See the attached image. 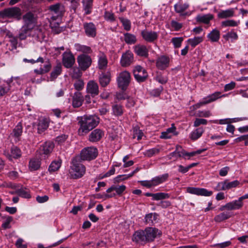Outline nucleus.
<instances>
[{"label": "nucleus", "instance_id": "f257e3e1", "mask_svg": "<svg viewBox=\"0 0 248 248\" xmlns=\"http://www.w3.org/2000/svg\"><path fill=\"white\" fill-rule=\"evenodd\" d=\"M160 234V231L155 228L147 227L144 231H138L133 236V240L137 243H146L154 240L155 237Z\"/></svg>", "mask_w": 248, "mask_h": 248}, {"label": "nucleus", "instance_id": "f03ea898", "mask_svg": "<svg viewBox=\"0 0 248 248\" xmlns=\"http://www.w3.org/2000/svg\"><path fill=\"white\" fill-rule=\"evenodd\" d=\"M99 120V118L96 115L85 116L79 122V132L87 133L98 124Z\"/></svg>", "mask_w": 248, "mask_h": 248}, {"label": "nucleus", "instance_id": "7ed1b4c3", "mask_svg": "<svg viewBox=\"0 0 248 248\" xmlns=\"http://www.w3.org/2000/svg\"><path fill=\"white\" fill-rule=\"evenodd\" d=\"M86 171L85 167L80 163L79 156H76L72 160L70 173L73 178L77 179L81 178Z\"/></svg>", "mask_w": 248, "mask_h": 248}, {"label": "nucleus", "instance_id": "20e7f679", "mask_svg": "<svg viewBox=\"0 0 248 248\" xmlns=\"http://www.w3.org/2000/svg\"><path fill=\"white\" fill-rule=\"evenodd\" d=\"M23 62H30L31 64H34L36 62L45 63L43 68L40 67L39 69H35L34 70V72L38 75H43L47 73L50 71L51 68V64L48 60L47 59V61H46V59L42 57H39L36 60H34V59L28 60L25 58L23 59Z\"/></svg>", "mask_w": 248, "mask_h": 248}, {"label": "nucleus", "instance_id": "39448f33", "mask_svg": "<svg viewBox=\"0 0 248 248\" xmlns=\"http://www.w3.org/2000/svg\"><path fill=\"white\" fill-rule=\"evenodd\" d=\"M0 17L2 18H13L19 20L21 18V9L17 7L5 8L0 11Z\"/></svg>", "mask_w": 248, "mask_h": 248}, {"label": "nucleus", "instance_id": "423d86ee", "mask_svg": "<svg viewBox=\"0 0 248 248\" xmlns=\"http://www.w3.org/2000/svg\"><path fill=\"white\" fill-rule=\"evenodd\" d=\"M48 9L52 16L51 19L53 21L61 18L63 16L65 11L64 5L60 3L50 5Z\"/></svg>", "mask_w": 248, "mask_h": 248}, {"label": "nucleus", "instance_id": "0eeeda50", "mask_svg": "<svg viewBox=\"0 0 248 248\" xmlns=\"http://www.w3.org/2000/svg\"><path fill=\"white\" fill-rule=\"evenodd\" d=\"M131 79V75L129 72L124 71L120 73L117 78L118 87L125 91L129 86Z\"/></svg>", "mask_w": 248, "mask_h": 248}, {"label": "nucleus", "instance_id": "6e6552de", "mask_svg": "<svg viewBox=\"0 0 248 248\" xmlns=\"http://www.w3.org/2000/svg\"><path fill=\"white\" fill-rule=\"evenodd\" d=\"M98 155V150L94 147L84 148L80 153V160L91 161L94 159Z\"/></svg>", "mask_w": 248, "mask_h": 248}, {"label": "nucleus", "instance_id": "1a4fd4ad", "mask_svg": "<svg viewBox=\"0 0 248 248\" xmlns=\"http://www.w3.org/2000/svg\"><path fill=\"white\" fill-rule=\"evenodd\" d=\"M37 16L29 11L22 16L23 25L34 29L37 22Z\"/></svg>", "mask_w": 248, "mask_h": 248}, {"label": "nucleus", "instance_id": "9d476101", "mask_svg": "<svg viewBox=\"0 0 248 248\" xmlns=\"http://www.w3.org/2000/svg\"><path fill=\"white\" fill-rule=\"evenodd\" d=\"M133 73L135 79L139 83L145 81L148 77L146 70L140 65L135 66Z\"/></svg>", "mask_w": 248, "mask_h": 248}, {"label": "nucleus", "instance_id": "9b49d317", "mask_svg": "<svg viewBox=\"0 0 248 248\" xmlns=\"http://www.w3.org/2000/svg\"><path fill=\"white\" fill-rule=\"evenodd\" d=\"M77 62L80 69L84 71L91 65L92 60L90 56L83 54L78 56Z\"/></svg>", "mask_w": 248, "mask_h": 248}, {"label": "nucleus", "instance_id": "f8f14e48", "mask_svg": "<svg viewBox=\"0 0 248 248\" xmlns=\"http://www.w3.org/2000/svg\"><path fill=\"white\" fill-rule=\"evenodd\" d=\"M62 63L66 68L73 67L75 63V58L70 51H66L62 54Z\"/></svg>", "mask_w": 248, "mask_h": 248}, {"label": "nucleus", "instance_id": "ddd939ff", "mask_svg": "<svg viewBox=\"0 0 248 248\" xmlns=\"http://www.w3.org/2000/svg\"><path fill=\"white\" fill-rule=\"evenodd\" d=\"M186 192L192 194L204 196H210L213 194L212 191H208L205 188L193 187H187Z\"/></svg>", "mask_w": 248, "mask_h": 248}, {"label": "nucleus", "instance_id": "4468645a", "mask_svg": "<svg viewBox=\"0 0 248 248\" xmlns=\"http://www.w3.org/2000/svg\"><path fill=\"white\" fill-rule=\"evenodd\" d=\"M134 62L133 54L129 50L123 53L120 61L122 67H127L130 65Z\"/></svg>", "mask_w": 248, "mask_h": 248}, {"label": "nucleus", "instance_id": "2eb2a0df", "mask_svg": "<svg viewBox=\"0 0 248 248\" xmlns=\"http://www.w3.org/2000/svg\"><path fill=\"white\" fill-rule=\"evenodd\" d=\"M86 92L93 97L98 95L99 90L98 84L94 80L89 81L87 84Z\"/></svg>", "mask_w": 248, "mask_h": 248}, {"label": "nucleus", "instance_id": "dca6fc26", "mask_svg": "<svg viewBox=\"0 0 248 248\" xmlns=\"http://www.w3.org/2000/svg\"><path fill=\"white\" fill-rule=\"evenodd\" d=\"M141 35L145 41L149 43L154 42L157 40L158 37L157 32L147 30L142 31Z\"/></svg>", "mask_w": 248, "mask_h": 248}, {"label": "nucleus", "instance_id": "f3484780", "mask_svg": "<svg viewBox=\"0 0 248 248\" xmlns=\"http://www.w3.org/2000/svg\"><path fill=\"white\" fill-rule=\"evenodd\" d=\"M220 94L221 93L219 92H215L214 93L208 95L206 97L204 98L202 101H201L200 102L197 104L196 106H197V108H199L201 106L206 105L210 103H211L213 101H215L218 98L222 97V96H220ZM224 96L225 95H222V96Z\"/></svg>", "mask_w": 248, "mask_h": 248}, {"label": "nucleus", "instance_id": "a211bd4d", "mask_svg": "<svg viewBox=\"0 0 248 248\" xmlns=\"http://www.w3.org/2000/svg\"><path fill=\"white\" fill-rule=\"evenodd\" d=\"M170 59L167 56L162 55L158 57L156 61V66L160 70H164L169 66Z\"/></svg>", "mask_w": 248, "mask_h": 248}, {"label": "nucleus", "instance_id": "6ab92c4d", "mask_svg": "<svg viewBox=\"0 0 248 248\" xmlns=\"http://www.w3.org/2000/svg\"><path fill=\"white\" fill-rule=\"evenodd\" d=\"M104 135V131L100 129H95L89 136V140L92 142L99 141Z\"/></svg>", "mask_w": 248, "mask_h": 248}, {"label": "nucleus", "instance_id": "aec40b11", "mask_svg": "<svg viewBox=\"0 0 248 248\" xmlns=\"http://www.w3.org/2000/svg\"><path fill=\"white\" fill-rule=\"evenodd\" d=\"M133 49L134 52L139 56L145 58L148 56V49L143 45H137L133 47Z\"/></svg>", "mask_w": 248, "mask_h": 248}, {"label": "nucleus", "instance_id": "412c9836", "mask_svg": "<svg viewBox=\"0 0 248 248\" xmlns=\"http://www.w3.org/2000/svg\"><path fill=\"white\" fill-rule=\"evenodd\" d=\"M111 80L110 73L109 72H102L99 77V82L101 87L107 86Z\"/></svg>", "mask_w": 248, "mask_h": 248}, {"label": "nucleus", "instance_id": "4be33fe9", "mask_svg": "<svg viewBox=\"0 0 248 248\" xmlns=\"http://www.w3.org/2000/svg\"><path fill=\"white\" fill-rule=\"evenodd\" d=\"M83 27L87 36L93 37L96 35V28L93 23H85Z\"/></svg>", "mask_w": 248, "mask_h": 248}, {"label": "nucleus", "instance_id": "5701e85b", "mask_svg": "<svg viewBox=\"0 0 248 248\" xmlns=\"http://www.w3.org/2000/svg\"><path fill=\"white\" fill-rule=\"evenodd\" d=\"M33 29V28L23 25L20 30L18 38L20 40L26 39L27 37L31 35V32Z\"/></svg>", "mask_w": 248, "mask_h": 248}, {"label": "nucleus", "instance_id": "b1692460", "mask_svg": "<svg viewBox=\"0 0 248 248\" xmlns=\"http://www.w3.org/2000/svg\"><path fill=\"white\" fill-rule=\"evenodd\" d=\"M83 101V97L79 92H77L74 93L73 96L72 105L74 108H78L80 107Z\"/></svg>", "mask_w": 248, "mask_h": 248}, {"label": "nucleus", "instance_id": "393cba45", "mask_svg": "<svg viewBox=\"0 0 248 248\" xmlns=\"http://www.w3.org/2000/svg\"><path fill=\"white\" fill-rule=\"evenodd\" d=\"M189 7L188 4L185 3H178L174 5L175 11L180 14L181 16H186L189 15L187 12H185V11L188 9Z\"/></svg>", "mask_w": 248, "mask_h": 248}, {"label": "nucleus", "instance_id": "a878e982", "mask_svg": "<svg viewBox=\"0 0 248 248\" xmlns=\"http://www.w3.org/2000/svg\"><path fill=\"white\" fill-rule=\"evenodd\" d=\"M54 147V143L50 141H46L40 147V150L46 155L51 153Z\"/></svg>", "mask_w": 248, "mask_h": 248}, {"label": "nucleus", "instance_id": "bb28decb", "mask_svg": "<svg viewBox=\"0 0 248 248\" xmlns=\"http://www.w3.org/2000/svg\"><path fill=\"white\" fill-rule=\"evenodd\" d=\"M169 176L168 173H165L153 178L151 180L152 185L153 186H155L166 182L168 180Z\"/></svg>", "mask_w": 248, "mask_h": 248}, {"label": "nucleus", "instance_id": "cd10ccee", "mask_svg": "<svg viewBox=\"0 0 248 248\" xmlns=\"http://www.w3.org/2000/svg\"><path fill=\"white\" fill-rule=\"evenodd\" d=\"M158 215L156 213H151L145 215L144 222L146 224L153 225L156 222Z\"/></svg>", "mask_w": 248, "mask_h": 248}, {"label": "nucleus", "instance_id": "c85d7f7f", "mask_svg": "<svg viewBox=\"0 0 248 248\" xmlns=\"http://www.w3.org/2000/svg\"><path fill=\"white\" fill-rule=\"evenodd\" d=\"M214 18V16L212 14H207L203 15H198L196 19V21L200 23H203L204 24H208L209 23L210 20H212Z\"/></svg>", "mask_w": 248, "mask_h": 248}, {"label": "nucleus", "instance_id": "c756f323", "mask_svg": "<svg viewBox=\"0 0 248 248\" xmlns=\"http://www.w3.org/2000/svg\"><path fill=\"white\" fill-rule=\"evenodd\" d=\"M175 130L176 128L174 126V124H172L171 127L168 128L166 131L161 133L160 138L166 139L171 138L172 136L176 134L175 133Z\"/></svg>", "mask_w": 248, "mask_h": 248}, {"label": "nucleus", "instance_id": "7c9ffc66", "mask_svg": "<svg viewBox=\"0 0 248 248\" xmlns=\"http://www.w3.org/2000/svg\"><path fill=\"white\" fill-rule=\"evenodd\" d=\"M220 31L217 29L213 30L207 35V38L211 42H217L220 38Z\"/></svg>", "mask_w": 248, "mask_h": 248}, {"label": "nucleus", "instance_id": "2f4dec72", "mask_svg": "<svg viewBox=\"0 0 248 248\" xmlns=\"http://www.w3.org/2000/svg\"><path fill=\"white\" fill-rule=\"evenodd\" d=\"M233 214L231 212L227 211L220 213L215 216L214 220L217 222H221L232 217Z\"/></svg>", "mask_w": 248, "mask_h": 248}, {"label": "nucleus", "instance_id": "473e14b6", "mask_svg": "<svg viewBox=\"0 0 248 248\" xmlns=\"http://www.w3.org/2000/svg\"><path fill=\"white\" fill-rule=\"evenodd\" d=\"M23 132V127L21 123H19L13 130L12 132L10 134V136L17 139L21 136Z\"/></svg>", "mask_w": 248, "mask_h": 248}, {"label": "nucleus", "instance_id": "72a5a7b5", "mask_svg": "<svg viewBox=\"0 0 248 248\" xmlns=\"http://www.w3.org/2000/svg\"><path fill=\"white\" fill-rule=\"evenodd\" d=\"M98 63L99 69L104 70L107 67L108 60L106 56L104 53L99 54Z\"/></svg>", "mask_w": 248, "mask_h": 248}, {"label": "nucleus", "instance_id": "f704fd0d", "mask_svg": "<svg viewBox=\"0 0 248 248\" xmlns=\"http://www.w3.org/2000/svg\"><path fill=\"white\" fill-rule=\"evenodd\" d=\"M234 11L233 9H229L226 10H221L217 14V17L219 18H226L233 16Z\"/></svg>", "mask_w": 248, "mask_h": 248}, {"label": "nucleus", "instance_id": "c9c22d12", "mask_svg": "<svg viewBox=\"0 0 248 248\" xmlns=\"http://www.w3.org/2000/svg\"><path fill=\"white\" fill-rule=\"evenodd\" d=\"M184 149L182 148L181 146L177 145L176 146L175 150L171 153L169 155V157L170 159H171L172 157H174L176 158L178 157H184Z\"/></svg>", "mask_w": 248, "mask_h": 248}, {"label": "nucleus", "instance_id": "e433bc0d", "mask_svg": "<svg viewBox=\"0 0 248 248\" xmlns=\"http://www.w3.org/2000/svg\"><path fill=\"white\" fill-rule=\"evenodd\" d=\"M227 210L228 211L235 210L240 209L242 204L240 203L238 200H235L226 204Z\"/></svg>", "mask_w": 248, "mask_h": 248}, {"label": "nucleus", "instance_id": "4c0bfd02", "mask_svg": "<svg viewBox=\"0 0 248 248\" xmlns=\"http://www.w3.org/2000/svg\"><path fill=\"white\" fill-rule=\"evenodd\" d=\"M38 133L41 134L47 129L48 123L46 119H40L37 124Z\"/></svg>", "mask_w": 248, "mask_h": 248}, {"label": "nucleus", "instance_id": "58836bf2", "mask_svg": "<svg viewBox=\"0 0 248 248\" xmlns=\"http://www.w3.org/2000/svg\"><path fill=\"white\" fill-rule=\"evenodd\" d=\"M204 131V130L203 127H201L197 128L191 133L190 138L193 140H197L202 136Z\"/></svg>", "mask_w": 248, "mask_h": 248}, {"label": "nucleus", "instance_id": "ea45409f", "mask_svg": "<svg viewBox=\"0 0 248 248\" xmlns=\"http://www.w3.org/2000/svg\"><path fill=\"white\" fill-rule=\"evenodd\" d=\"M124 40L127 44H134L137 42V38L135 35L130 33H124Z\"/></svg>", "mask_w": 248, "mask_h": 248}, {"label": "nucleus", "instance_id": "a19ab883", "mask_svg": "<svg viewBox=\"0 0 248 248\" xmlns=\"http://www.w3.org/2000/svg\"><path fill=\"white\" fill-rule=\"evenodd\" d=\"M74 48L77 51L81 52L84 53H91V48L88 46L82 45L79 44H76L74 45Z\"/></svg>", "mask_w": 248, "mask_h": 248}, {"label": "nucleus", "instance_id": "79ce46f5", "mask_svg": "<svg viewBox=\"0 0 248 248\" xmlns=\"http://www.w3.org/2000/svg\"><path fill=\"white\" fill-rule=\"evenodd\" d=\"M83 4L85 14H90L92 12L93 0H83Z\"/></svg>", "mask_w": 248, "mask_h": 248}, {"label": "nucleus", "instance_id": "37998d69", "mask_svg": "<svg viewBox=\"0 0 248 248\" xmlns=\"http://www.w3.org/2000/svg\"><path fill=\"white\" fill-rule=\"evenodd\" d=\"M62 72V66L60 64H57L50 74V78L51 80L56 79L60 75Z\"/></svg>", "mask_w": 248, "mask_h": 248}, {"label": "nucleus", "instance_id": "c03bdc74", "mask_svg": "<svg viewBox=\"0 0 248 248\" xmlns=\"http://www.w3.org/2000/svg\"><path fill=\"white\" fill-rule=\"evenodd\" d=\"M10 81L7 82L6 84L0 85V97L7 94L11 90Z\"/></svg>", "mask_w": 248, "mask_h": 248}, {"label": "nucleus", "instance_id": "a18cd8bd", "mask_svg": "<svg viewBox=\"0 0 248 248\" xmlns=\"http://www.w3.org/2000/svg\"><path fill=\"white\" fill-rule=\"evenodd\" d=\"M140 170V169L139 168H137L132 172L128 175H119L115 178V181L118 182L122 180L127 179L128 178L133 176L134 174L138 172Z\"/></svg>", "mask_w": 248, "mask_h": 248}, {"label": "nucleus", "instance_id": "49530a36", "mask_svg": "<svg viewBox=\"0 0 248 248\" xmlns=\"http://www.w3.org/2000/svg\"><path fill=\"white\" fill-rule=\"evenodd\" d=\"M12 159H18L21 156L22 153L20 149L16 146H13L11 149Z\"/></svg>", "mask_w": 248, "mask_h": 248}, {"label": "nucleus", "instance_id": "de8ad7c7", "mask_svg": "<svg viewBox=\"0 0 248 248\" xmlns=\"http://www.w3.org/2000/svg\"><path fill=\"white\" fill-rule=\"evenodd\" d=\"M70 75L73 79H78L81 78L82 73L79 67H74Z\"/></svg>", "mask_w": 248, "mask_h": 248}, {"label": "nucleus", "instance_id": "09e8293b", "mask_svg": "<svg viewBox=\"0 0 248 248\" xmlns=\"http://www.w3.org/2000/svg\"><path fill=\"white\" fill-rule=\"evenodd\" d=\"M40 167V162L39 160L32 159L29 162V169L31 170H36Z\"/></svg>", "mask_w": 248, "mask_h": 248}, {"label": "nucleus", "instance_id": "8fccbe9b", "mask_svg": "<svg viewBox=\"0 0 248 248\" xmlns=\"http://www.w3.org/2000/svg\"><path fill=\"white\" fill-rule=\"evenodd\" d=\"M203 37L202 36L195 37L193 38H190L187 40V42L193 47H195L197 45L203 41Z\"/></svg>", "mask_w": 248, "mask_h": 248}, {"label": "nucleus", "instance_id": "3c124183", "mask_svg": "<svg viewBox=\"0 0 248 248\" xmlns=\"http://www.w3.org/2000/svg\"><path fill=\"white\" fill-rule=\"evenodd\" d=\"M61 166V162L58 161H53L50 165L48 170L50 172H55L58 170Z\"/></svg>", "mask_w": 248, "mask_h": 248}, {"label": "nucleus", "instance_id": "603ef678", "mask_svg": "<svg viewBox=\"0 0 248 248\" xmlns=\"http://www.w3.org/2000/svg\"><path fill=\"white\" fill-rule=\"evenodd\" d=\"M170 197V195L168 193L159 192L154 194L153 200L159 201L166 199H168Z\"/></svg>", "mask_w": 248, "mask_h": 248}, {"label": "nucleus", "instance_id": "864d4df0", "mask_svg": "<svg viewBox=\"0 0 248 248\" xmlns=\"http://www.w3.org/2000/svg\"><path fill=\"white\" fill-rule=\"evenodd\" d=\"M16 193L22 198H30L31 197L29 191L26 188H22L18 189L16 190Z\"/></svg>", "mask_w": 248, "mask_h": 248}, {"label": "nucleus", "instance_id": "5fc2aeb1", "mask_svg": "<svg viewBox=\"0 0 248 248\" xmlns=\"http://www.w3.org/2000/svg\"><path fill=\"white\" fill-rule=\"evenodd\" d=\"M223 37L227 41L231 39L232 41H233V40H236L238 39V36L236 32H234L233 31H231L224 35Z\"/></svg>", "mask_w": 248, "mask_h": 248}, {"label": "nucleus", "instance_id": "6e6d98bb", "mask_svg": "<svg viewBox=\"0 0 248 248\" xmlns=\"http://www.w3.org/2000/svg\"><path fill=\"white\" fill-rule=\"evenodd\" d=\"M7 36L10 38L9 41L11 43L12 47L16 49L18 43L17 37L14 36L12 33L7 34Z\"/></svg>", "mask_w": 248, "mask_h": 248}, {"label": "nucleus", "instance_id": "4d7b16f0", "mask_svg": "<svg viewBox=\"0 0 248 248\" xmlns=\"http://www.w3.org/2000/svg\"><path fill=\"white\" fill-rule=\"evenodd\" d=\"M120 20L123 24L124 29L127 31H129L131 29L130 21L128 19L123 17L120 18Z\"/></svg>", "mask_w": 248, "mask_h": 248}, {"label": "nucleus", "instance_id": "13d9d810", "mask_svg": "<svg viewBox=\"0 0 248 248\" xmlns=\"http://www.w3.org/2000/svg\"><path fill=\"white\" fill-rule=\"evenodd\" d=\"M13 218L12 217L8 216L6 217L5 221L2 223L1 227L5 230L11 228L10 223L13 221Z\"/></svg>", "mask_w": 248, "mask_h": 248}, {"label": "nucleus", "instance_id": "bf43d9fd", "mask_svg": "<svg viewBox=\"0 0 248 248\" xmlns=\"http://www.w3.org/2000/svg\"><path fill=\"white\" fill-rule=\"evenodd\" d=\"M84 83L81 78L78 79L74 84V88L76 90L79 91L81 90L84 87Z\"/></svg>", "mask_w": 248, "mask_h": 248}, {"label": "nucleus", "instance_id": "052dcab7", "mask_svg": "<svg viewBox=\"0 0 248 248\" xmlns=\"http://www.w3.org/2000/svg\"><path fill=\"white\" fill-rule=\"evenodd\" d=\"M112 109L114 114L116 116L121 115L123 113L122 106L119 105H115L113 106Z\"/></svg>", "mask_w": 248, "mask_h": 248}, {"label": "nucleus", "instance_id": "680f3d73", "mask_svg": "<svg viewBox=\"0 0 248 248\" xmlns=\"http://www.w3.org/2000/svg\"><path fill=\"white\" fill-rule=\"evenodd\" d=\"M143 135L142 131L138 128H134L133 130V138H137L138 140H140Z\"/></svg>", "mask_w": 248, "mask_h": 248}, {"label": "nucleus", "instance_id": "e2e57ef3", "mask_svg": "<svg viewBox=\"0 0 248 248\" xmlns=\"http://www.w3.org/2000/svg\"><path fill=\"white\" fill-rule=\"evenodd\" d=\"M216 191H221L227 190L226 180L223 182H219L217 186L214 188Z\"/></svg>", "mask_w": 248, "mask_h": 248}, {"label": "nucleus", "instance_id": "0e129e2a", "mask_svg": "<svg viewBox=\"0 0 248 248\" xmlns=\"http://www.w3.org/2000/svg\"><path fill=\"white\" fill-rule=\"evenodd\" d=\"M183 41L182 37H174L171 40L175 48H179L181 46V44Z\"/></svg>", "mask_w": 248, "mask_h": 248}, {"label": "nucleus", "instance_id": "69168bd1", "mask_svg": "<svg viewBox=\"0 0 248 248\" xmlns=\"http://www.w3.org/2000/svg\"><path fill=\"white\" fill-rule=\"evenodd\" d=\"M225 180L227 190L232 188L236 187L240 184V182L238 180H235L232 182H229L227 179Z\"/></svg>", "mask_w": 248, "mask_h": 248}, {"label": "nucleus", "instance_id": "338daca9", "mask_svg": "<svg viewBox=\"0 0 248 248\" xmlns=\"http://www.w3.org/2000/svg\"><path fill=\"white\" fill-rule=\"evenodd\" d=\"M221 25L224 27H235L238 25L237 22L233 20H228L222 22Z\"/></svg>", "mask_w": 248, "mask_h": 248}, {"label": "nucleus", "instance_id": "774afa93", "mask_svg": "<svg viewBox=\"0 0 248 248\" xmlns=\"http://www.w3.org/2000/svg\"><path fill=\"white\" fill-rule=\"evenodd\" d=\"M170 25L171 27L174 29V30L176 31L180 30L183 26L182 23H179L174 20H172L171 21Z\"/></svg>", "mask_w": 248, "mask_h": 248}]
</instances>
